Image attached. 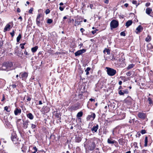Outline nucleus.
<instances>
[{
    "label": "nucleus",
    "instance_id": "f257e3e1",
    "mask_svg": "<svg viewBox=\"0 0 153 153\" xmlns=\"http://www.w3.org/2000/svg\"><path fill=\"white\" fill-rule=\"evenodd\" d=\"M107 73L108 75L110 76H113L116 73V71L114 69L108 67H106Z\"/></svg>",
    "mask_w": 153,
    "mask_h": 153
},
{
    "label": "nucleus",
    "instance_id": "f03ea898",
    "mask_svg": "<svg viewBox=\"0 0 153 153\" xmlns=\"http://www.w3.org/2000/svg\"><path fill=\"white\" fill-rule=\"evenodd\" d=\"M119 25L117 21L115 20H113L110 23V27L111 29L115 28L117 27Z\"/></svg>",
    "mask_w": 153,
    "mask_h": 153
},
{
    "label": "nucleus",
    "instance_id": "7ed1b4c3",
    "mask_svg": "<svg viewBox=\"0 0 153 153\" xmlns=\"http://www.w3.org/2000/svg\"><path fill=\"white\" fill-rule=\"evenodd\" d=\"M41 16L40 14H39L36 19V23L37 25L39 27L42 25V19H41Z\"/></svg>",
    "mask_w": 153,
    "mask_h": 153
},
{
    "label": "nucleus",
    "instance_id": "20e7f679",
    "mask_svg": "<svg viewBox=\"0 0 153 153\" xmlns=\"http://www.w3.org/2000/svg\"><path fill=\"white\" fill-rule=\"evenodd\" d=\"M85 51L86 50L85 49L79 50L75 53V56H79L82 53H85Z\"/></svg>",
    "mask_w": 153,
    "mask_h": 153
},
{
    "label": "nucleus",
    "instance_id": "39448f33",
    "mask_svg": "<svg viewBox=\"0 0 153 153\" xmlns=\"http://www.w3.org/2000/svg\"><path fill=\"white\" fill-rule=\"evenodd\" d=\"M95 113H91V115H89L87 117L86 120L87 121H88L90 120L91 119V118H92V120H94V119L95 117Z\"/></svg>",
    "mask_w": 153,
    "mask_h": 153
},
{
    "label": "nucleus",
    "instance_id": "423d86ee",
    "mask_svg": "<svg viewBox=\"0 0 153 153\" xmlns=\"http://www.w3.org/2000/svg\"><path fill=\"white\" fill-rule=\"evenodd\" d=\"M5 65L6 66L7 68L8 71L10 70V68L12 67L13 66V64L12 62H5Z\"/></svg>",
    "mask_w": 153,
    "mask_h": 153
},
{
    "label": "nucleus",
    "instance_id": "0eeeda50",
    "mask_svg": "<svg viewBox=\"0 0 153 153\" xmlns=\"http://www.w3.org/2000/svg\"><path fill=\"white\" fill-rule=\"evenodd\" d=\"M11 139L14 143H16V141H17V139L16 137V135L15 133H13L12 134Z\"/></svg>",
    "mask_w": 153,
    "mask_h": 153
},
{
    "label": "nucleus",
    "instance_id": "6e6552de",
    "mask_svg": "<svg viewBox=\"0 0 153 153\" xmlns=\"http://www.w3.org/2000/svg\"><path fill=\"white\" fill-rule=\"evenodd\" d=\"M143 30V27L141 26L140 25L136 28L135 32L137 34H138L141 32Z\"/></svg>",
    "mask_w": 153,
    "mask_h": 153
},
{
    "label": "nucleus",
    "instance_id": "1a4fd4ad",
    "mask_svg": "<svg viewBox=\"0 0 153 153\" xmlns=\"http://www.w3.org/2000/svg\"><path fill=\"white\" fill-rule=\"evenodd\" d=\"M28 76L26 72L20 73L19 77L20 78H26Z\"/></svg>",
    "mask_w": 153,
    "mask_h": 153
},
{
    "label": "nucleus",
    "instance_id": "9d476101",
    "mask_svg": "<svg viewBox=\"0 0 153 153\" xmlns=\"http://www.w3.org/2000/svg\"><path fill=\"white\" fill-rule=\"evenodd\" d=\"M108 143L109 144H114L115 146L117 144V142L114 140H112L110 138H108L107 140Z\"/></svg>",
    "mask_w": 153,
    "mask_h": 153
},
{
    "label": "nucleus",
    "instance_id": "9b49d317",
    "mask_svg": "<svg viewBox=\"0 0 153 153\" xmlns=\"http://www.w3.org/2000/svg\"><path fill=\"white\" fill-rule=\"evenodd\" d=\"M138 117L141 119H144L146 117L145 114L143 113H139L138 114Z\"/></svg>",
    "mask_w": 153,
    "mask_h": 153
},
{
    "label": "nucleus",
    "instance_id": "f8f14e48",
    "mask_svg": "<svg viewBox=\"0 0 153 153\" xmlns=\"http://www.w3.org/2000/svg\"><path fill=\"white\" fill-rule=\"evenodd\" d=\"M98 125L97 124L96 126H93V127L91 128V130L93 133L96 132L97 131L98 128Z\"/></svg>",
    "mask_w": 153,
    "mask_h": 153
},
{
    "label": "nucleus",
    "instance_id": "ddd939ff",
    "mask_svg": "<svg viewBox=\"0 0 153 153\" xmlns=\"http://www.w3.org/2000/svg\"><path fill=\"white\" fill-rule=\"evenodd\" d=\"M0 70L2 71H7L8 70L7 68L6 65H5V64L4 62L3 64L2 67L0 68Z\"/></svg>",
    "mask_w": 153,
    "mask_h": 153
},
{
    "label": "nucleus",
    "instance_id": "4468645a",
    "mask_svg": "<svg viewBox=\"0 0 153 153\" xmlns=\"http://www.w3.org/2000/svg\"><path fill=\"white\" fill-rule=\"evenodd\" d=\"M11 28V26L9 24H7L5 26L4 29V31L5 32L6 31H9L10 30Z\"/></svg>",
    "mask_w": 153,
    "mask_h": 153
},
{
    "label": "nucleus",
    "instance_id": "2eb2a0df",
    "mask_svg": "<svg viewBox=\"0 0 153 153\" xmlns=\"http://www.w3.org/2000/svg\"><path fill=\"white\" fill-rule=\"evenodd\" d=\"M21 112V110L18 108H16L14 111V114L16 115H17L18 114H20Z\"/></svg>",
    "mask_w": 153,
    "mask_h": 153
},
{
    "label": "nucleus",
    "instance_id": "dca6fc26",
    "mask_svg": "<svg viewBox=\"0 0 153 153\" xmlns=\"http://www.w3.org/2000/svg\"><path fill=\"white\" fill-rule=\"evenodd\" d=\"M152 11V9L150 8H147L146 10V12L148 15H150Z\"/></svg>",
    "mask_w": 153,
    "mask_h": 153
},
{
    "label": "nucleus",
    "instance_id": "f3484780",
    "mask_svg": "<svg viewBox=\"0 0 153 153\" xmlns=\"http://www.w3.org/2000/svg\"><path fill=\"white\" fill-rule=\"evenodd\" d=\"M132 23V21L131 20H128L126 24V26L127 27L130 26Z\"/></svg>",
    "mask_w": 153,
    "mask_h": 153
},
{
    "label": "nucleus",
    "instance_id": "a211bd4d",
    "mask_svg": "<svg viewBox=\"0 0 153 153\" xmlns=\"http://www.w3.org/2000/svg\"><path fill=\"white\" fill-rule=\"evenodd\" d=\"M28 121H26L24 122L23 126L24 128L26 129L28 127Z\"/></svg>",
    "mask_w": 153,
    "mask_h": 153
},
{
    "label": "nucleus",
    "instance_id": "6ab92c4d",
    "mask_svg": "<svg viewBox=\"0 0 153 153\" xmlns=\"http://www.w3.org/2000/svg\"><path fill=\"white\" fill-rule=\"evenodd\" d=\"M81 138L79 136H76L75 138V141L76 142L79 143L81 140Z\"/></svg>",
    "mask_w": 153,
    "mask_h": 153
},
{
    "label": "nucleus",
    "instance_id": "aec40b11",
    "mask_svg": "<svg viewBox=\"0 0 153 153\" xmlns=\"http://www.w3.org/2000/svg\"><path fill=\"white\" fill-rule=\"evenodd\" d=\"M95 148V144L94 143H91V146H90L88 149L90 150H93Z\"/></svg>",
    "mask_w": 153,
    "mask_h": 153
},
{
    "label": "nucleus",
    "instance_id": "412c9836",
    "mask_svg": "<svg viewBox=\"0 0 153 153\" xmlns=\"http://www.w3.org/2000/svg\"><path fill=\"white\" fill-rule=\"evenodd\" d=\"M27 117L30 120H32L33 118V114L31 113H29L27 115Z\"/></svg>",
    "mask_w": 153,
    "mask_h": 153
},
{
    "label": "nucleus",
    "instance_id": "4be33fe9",
    "mask_svg": "<svg viewBox=\"0 0 153 153\" xmlns=\"http://www.w3.org/2000/svg\"><path fill=\"white\" fill-rule=\"evenodd\" d=\"M38 47L37 46H36L35 47L32 48H31L32 51L33 53L36 52L38 49Z\"/></svg>",
    "mask_w": 153,
    "mask_h": 153
},
{
    "label": "nucleus",
    "instance_id": "5701e85b",
    "mask_svg": "<svg viewBox=\"0 0 153 153\" xmlns=\"http://www.w3.org/2000/svg\"><path fill=\"white\" fill-rule=\"evenodd\" d=\"M103 53H105L106 52L108 54H110V50L109 49L105 48L103 51Z\"/></svg>",
    "mask_w": 153,
    "mask_h": 153
},
{
    "label": "nucleus",
    "instance_id": "b1692460",
    "mask_svg": "<svg viewBox=\"0 0 153 153\" xmlns=\"http://www.w3.org/2000/svg\"><path fill=\"white\" fill-rule=\"evenodd\" d=\"M146 41L147 42H149L151 40V37L150 36L148 35L146 39Z\"/></svg>",
    "mask_w": 153,
    "mask_h": 153
},
{
    "label": "nucleus",
    "instance_id": "393cba45",
    "mask_svg": "<svg viewBox=\"0 0 153 153\" xmlns=\"http://www.w3.org/2000/svg\"><path fill=\"white\" fill-rule=\"evenodd\" d=\"M134 65L133 64L129 65L127 68V69L129 70L132 68L134 67Z\"/></svg>",
    "mask_w": 153,
    "mask_h": 153
},
{
    "label": "nucleus",
    "instance_id": "a878e982",
    "mask_svg": "<svg viewBox=\"0 0 153 153\" xmlns=\"http://www.w3.org/2000/svg\"><path fill=\"white\" fill-rule=\"evenodd\" d=\"M145 143L144 146L145 147L147 146L148 144V137L147 136L145 137Z\"/></svg>",
    "mask_w": 153,
    "mask_h": 153
},
{
    "label": "nucleus",
    "instance_id": "bb28decb",
    "mask_svg": "<svg viewBox=\"0 0 153 153\" xmlns=\"http://www.w3.org/2000/svg\"><path fill=\"white\" fill-rule=\"evenodd\" d=\"M83 113L82 112L80 111L78 113L77 116L78 117H81L82 116Z\"/></svg>",
    "mask_w": 153,
    "mask_h": 153
},
{
    "label": "nucleus",
    "instance_id": "cd10ccee",
    "mask_svg": "<svg viewBox=\"0 0 153 153\" xmlns=\"http://www.w3.org/2000/svg\"><path fill=\"white\" fill-rule=\"evenodd\" d=\"M21 35L19 34L18 37H17L16 41L17 42H19L21 38Z\"/></svg>",
    "mask_w": 153,
    "mask_h": 153
},
{
    "label": "nucleus",
    "instance_id": "c85d7f7f",
    "mask_svg": "<svg viewBox=\"0 0 153 153\" xmlns=\"http://www.w3.org/2000/svg\"><path fill=\"white\" fill-rule=\"evenodd\" d=\"M132 3L133 4H135L136 5V7H137L139 4V3H137V1H133L132 2Z\"/></svg>",
    "mask_w": 153,
    "mask_h": 153
},
{
    "label": "nucleus",
    "instance_id": "c756f323",
    "mask_svg": "<svg viewBox=\"0 0 153 153\" xmlns=\"http://www.w3.org/2000/svg\"><path fill=\"white\" fill-rule=\"evenodd\" d=\"M80 22L78 21H77L75 20V26H76L80 24Z\"/></svg>",
    "mask_w": 153,
    "mask_h": 153
},
{
    "label": "nucleus",
    "instance_id": "7c9ffc66",
    "mask_svg": "<svg viewBox=\"0 0 153 153\" xmlns=\"http://www.w3.org/2000/svg\"><path fill=\"white\" fill-rule=\"evenodd\" d=\"M53 22V21L51 19H48L47 20V23L48 24H51Z\"/></svg>",
    "mask_w": 153,
    "mask_h": 153
},
{
    "label": "nucleus",
    "instance_id": "2f4dec72",
    "mask_svg": "<svg viewBox=\"0 0 153 153\" xmlns=\"http://www.w3.org/2000/svg\"><path fill=\"white\" fill-rule=\"evenodd\" d=\"M118 93L120 95H122L124 94V93L123 91L122 92L121 90L119 91Z\"/></svg>",
    "mask_w": 153,
    "mask_h": 153
},
{
    "label": "nucleus",
    "instance_id": "473e14b6",
    "mask_svg": "<svg viewBox=\"0 0 153 153\" xmlns=\"http://www.w3.org/2000/svg\"><path fill=\"white\" fill-rule=\"evenodd\" d=\"M14 33L15 32L14 30H13V31L10 33V34L11 35L12 37H13L14 35Z\"/></svg>",
    "mask_w": 153,
    "mask_h": 153
},
{
    "label": "nucleus",
    "instance_id": "72a5a7b5",
    "mask_svg": "<svg viewBox=\"0 0 153 153\" xmlns=\"http://www.w3.org/2000/svg\"><path fill=\"white\" fill-rule=\"evenodd\" d=\"M4 110L6 111L7 112H9L10 111V110H8V107L7 106L4 107Z\"/></svg>",
    "mask_w": 153,
    "mask_h": 153
},
{
    "label": "nucleus",
    "instance_id": "f704fd0d",
    "mask_svg": "<svg viewBox=\"0 0 153 153\" xmlns=\"http://www.w3.org/2000/svg\"><path fill=\"white\" fill-rule=\"evenodd\" d=\"M148 100L149 102V103L150 104H152V101L151 100V99L150 98H148Z\"/></svg>",
    "mask_w": 153,
    "mask_h": 153
},
{
    "label": "nucleus",
    "instance_id": "c9c22d12",
    "mask_svg": "<svg viewBox=\"0 0 153 153\" xmlns=\"http://www.w3.org/2000/svg\"><path fill=\"white\" fill-rule=\"evenodd\" d=\"M120 35L121 36H126L125 33L124 32H122L120 33Z\"/></svg>",
    "mask_w": 153,
    "mask_h": 153
},
{
    "label": "nucleus",
    "instance_id": "e433bc0d",
    "mask_svg": "<svg viewBox=\"0 0 153 153\" xmlns=\"http://www.w3.org/2000/svg\"><path fill=\"white\" fill-rule=\"evenodd\" d=\"M97 31H98V30L97 29H96L95 30L92 31H91V33L93 34H94L97 32Z\"/></svg>",
    "mask_w": 153,
    "mask_h": 153
},
{
    "label": "nucleus",
    "instance_id": "4c0bfd02",
    "mask_svg": "<svg viewBox=\"0 0 153 153\" xmlns=\"http://www.w3.org/2000/svg\"><path fill=\"white\" fill-rule=\"evenodd\" d=\"M36 127V126L35 125H34L33 124H31V128L32 129L35 128Z\"/></svg>",
    "mask_w": 153,
    "mask_h": 153
},
{
    "label": "nucleus",
    "instance_id": "58836bf2",
    "mask_svg": "<svg viewBox=\"0 0 153 153\" xmlns=\"http://www.w3.org/2000/svg\"><path fill=\"white\" fill-rule=\"evenodd\" d=\"M131 72H128L126 73V75L128 76H130L131 75Z\"/></svg>",
    "mask_w": 153,
    "mask_h": 153
},
{
    "label": "nucleus",
    "instance_id": "ea45409f",
    "mask_svg": "<svg viewBox=\"0 0 153 153\" xmlns=\"http://www.w3.org/2000/svg\"><path fill=\"white\" fill-rule=\"evenodd\" d=\"M33 8H31L29 10V12L30 13H32V11H33Z\"/></svg>",
    "mask_w": 153,
    "mask_h": 153
},
{
    "label": "nucleus",
    "instance_id": "a19ab883",
    "mask_svg": "<svg viewBox=\"0 0 153 153\" xmlns=\"http://www.w3.org/2000/svg\"><path fill=\"white\" fill-rule=\"evenodd\" d=\"M50 12V11L49 9H47L45 11V13L46 14H47L49 13Z\"/></svg>",
    "mask_w": 153,
    "mask_h": 153
},
{
    "label": "nucleus",
    "instance_id": "79ce46f5",
    "mask_svg": "<svg viewBox=\"0 0 153 153\" xmlns=\"http://www.w3.org/2000/svg\"><path fill=\"white\" fill-rule=\"evenodd\" d=\"M141 133L142 134H145L146 133V131L144 130H142L141 131Z\"/></svg>",
    "mask_w": 153,
    "mask_h": 153
},
{
    "label": "nucleus",
    "instance_id": "37998d69",
    "mask_svg": "<svg viewBox=\"0 0 153 153\" xmlns=\"http://www.w3.org/2000/svg\"><path fill=\"white\" fill-rule=\"evenodd\" d=\"M142 152L143 153H147V152H148V151L147 150L144 149L142 150Z\"/></svg>",
    "mask_w": 153,
    "mask_h": 153
},
{
    "label": "nucleus",
    "instance_id": "c03bdc74",
    "mask_svg": "<svg viewBox=\"0 0 153 153\" xmlns=\"http://www.w3.org/2000/svg\"><path fill=\"white\" fill-rule=\"evenodd\" d=\"M124 94H127L128 93V91L127 90H125L123 91Z\"/></svg>",
    "mask_w": 153,
    "mask_h": 153
},
{
    "label": "nucleus",
    "instance_id": "a18cd8bd",
    "mask_svg": "<svg viewBox=\"0 0 153 153\" xmlns=\"http://www.w3.org/2000/svg\"><path fill=\"white\" fill-rule=\"evenodd\" d=\"M91 70V68L90 67H88L85 70V71H89Z\"/></svg>",
    "mask_w": 153,
    "mask_h": 153
},
{
    "label": "nucleus",
    "instance_id": "49530a36",
    "mask_svg": "<svg viewBox=\"0 0 153 153\" xmlns=\"http://www.w3.org/2000/svg\"><path fill=\"white\" fill-rule=\"evenodd\" d=\"M150 5V3H147L146 4L145 6L146 7L149 6Z\"/></svg>",
    "mask_w": 153,
    "mask_h": 153
},
{
    "label": "nucleus",
    "instance_id": "de8ad7c7",
    "mask_svg": "<svg viewBox=\"0 0 153 153\" xmlns=\"http://www.w3.org/2000/svg\"><path fill=\"white\" fill-rule=\"evenodd\" d=\"M16 86V85L15 84H13L12 85V87L13 88H15Z\"/></svg>",
    "mask_w": 153,
    "mask_h": 153
},
{
    "label": "nucleus",
    "instance_id": "09e8293b",
    "mask_svg": "<svg viewBox=\"0 0 153 153\" xmlns=\"http://www.w3.org/2000/svg\"><path fill=\"white\" fill-rule=\"evenodd\" d=\"M59 9L61 11H63L64 10V8L60 6L59 7Z\"/></svg>",
    "mask_w": 153,
    "mask_h": 153
},
{
    "label": "nucleus",
    "instance_id": "8fccbe9b",
    "mask_svg": "<svg viewBox=\"0 0 153 153\" xmlns=\"http://www.w3.org/2000/svg\"><path fill=\"white\" fill-rule=\"evenodd\" d=\"M80 30L81 31V32H82V33H83V31L84 30L83 29V28H81L80 29Z\"/></svg>",
    "mask_w": 153,
    "mask_h": 153
},
{
    "label": "nucleus",
    "instance_id": "3c124183",
    "mask_svg": "<svg viewBox=\"0 0 153 153\" xmlns=\"http://www.w3.org/2000/svg\"><path fill=\"white\" fill-rule=\"evenodd\" d=\"M31 100V98H30V97H27V100L28 101H30Z\"/></svg>",
    "mask_w": 153,
    "mask_h": 153
},
{
    "label": "nucleus",
    "instance_id": "603ef678",
    "mask_svg": "<svg viewBox=\"0 0 153 153\" xmlns=\"http://www.w3.org/2000/svg\"><path fill=\"white\" fill-rule=\"evenodd\" d=\"M124 6H125L126 7H127L128 6V4L127 3H126L124 4Z\"/></svg>",
    "mask_w": 153,
    "mask_h": 153
},
{
    "label": "nucleus",
    "instance_id": "864d4df0",
    "mask_svg": "<svg viewBox=\"0 0 153 153\" xmlns=\"http://www.w3.org/2000/svg\"><path fill=\"white\" fill-rule=\"evenodd\" d=\"M17 11L18 13L20 12V9L19 8H17Z\"/></svg>",
    "mask_w": 153,
    "mask_h": 153
},
{
    "label": "nucleus",
    "instance_id": "5fc2aeb1",
    "mask_svg": "<svg viewBox=\"0 0 153 153\" xmlns=\"http://www.w3.org/2000/svg\"><path fill=\"white\" fill-rule=\"evenodd\" d=\"M93 5L92 4H90V8L91 9H92V7H93Z\"/></svg>",
    "mask_w": 153,
    "mask_h": 153
},
{
    "label": "nucleus",
    "instance_id": "6e6d98bb",
    "mask_svg": "<svg viewBox=\"0 0 153 153\" xmlns=\"http://www.w3.org/2000/svg\"><path fill=\"white\" fill-rule=\"evenodd\" d=\"M5 99V97H4V96H3V97L2 99L1 100V101H3Z\"/></svg>",
    "mask_w": 153,
    "mask_h": 153
},
{
    "label": "nucleus",
    "instance_id": "4d7b16f0",
    "mask_svg": "<svg viewBox=\"0 0 153 153\" xmlns=\"http://www.w3.org/2000/svg\"><path fill=\"white\" fill-rule=\"evenodd\" d=\"M109 2V1L108 0H106L105 1V3L106 4H108Z\"/></svg>",
    "mask_w": 153,
    "mask_h": 153
},
{
    "label": "nucleus",
    "instance_id": "13d9d810",
    "mask_svg": "<svg viewBox=\"0 0 153 153\" xmlns=\"http://www.w3.org/2000/svg\"><path fill=\"white\" fill-rule=\"evenodd\" d=\"M24 53L26 55H27L28 54L27 52L26 51H25Z\"/></svg>",
    "mask_w": 153,
    "mask_h": 153
},
{
    "label": "nucleus",
    "instance_id": "bf43d9fd",
    "mask_svg": "<svg viewBox=\"0 0 153 153\" xmlns=\"http://www.w3.org/2000/svg\"><path fill=\"white\" fill-rule=\"evenodd\" d=\"M90 100L91 101H94L95 100L94 99L91 98L90 99Z\"/></svg>",
    "mask_w": 153,
    "mask_h": 153
},
{
    "label": "nucleus",
    "instance_id": "052dcab7",
    "mask_svg": "<svg viewBox=\"0 0 153 153\" xmlns=\"http://www.w3.org/2000/svg\"><path fill=\"white\" fill-rule=\"evenodd\" d=\"M122 84V82L121 81H120L119 82V85H121Z\"/></svg>",
    "mask_w": 153,
    "mask_h": 153
},
{
    "label": "nucleus",
    "instance_id": "680f3d73",
    "mask_svg": "<svg viewBox=\"0 0 153 153\" xmlns=\"http://www.w3.org/2000/svg\"><path fill=\"white\" fill-rule=\"evenodd\" d=\"M86 72V75H88L89 74V71H85Z\"/></svg>",
    "mask_w": 153,
    "mask_h": 153
},
{
    "label": "nucleus",
    "instance_id": "e2e57ef3",
    "mask_svg": "<svg viewBox=\"0 0 153 153\" xmlns=\"http://www.w3.org/2000/svg\"><path fill=\"white\" fill-rule=\"evenodd\" d=\"M33 148L34 149V150H35V151H37V149L36 148V147H34Z\"/></svg>",
    "mask_w": 153,
    "mask_h": 153
},
{
    "label": "nucleus",
    "instance_id": "0e129e2a",
    "mask_svg": "<svg viewBox=\"0 0 153 153\" xmlns=\"http://www.w3.org/2000/svg\"><path fill=\"white\" fill-rule=\"evenodd\" d=\"M19 19H20V20H21V21H22V17L21 16H20L19 18Z\"/></svg>",
    "mask_w": 153,
    "mask_h": 153
},
{
    "label": "nucleus",
    "instance_id": "69168bd1",
    "mask_svg": "<svg viewBox=\"0 0 153 153\" xmlns=\"http://www.w3.org/2000/svg\"><path fill=\"white\" fill-rule=\"evenodd\" d=\"M39 105H41V104H42V101H39Z\"/></svg>",
    "mask_w": 153,
    "mask_h": 153
},
{
    "label": "nucleus",
    "instance_id": "338daca9",
    "mask_svg": "<svg viewBox=\"0 0 153 153\" xmlns=\"http://www.w3.org/2000/svg\"><path fill=\"white\" fill-rule=\"evenodd\" d=\"M21 48L22 49H24V45H22V46H21Z\"/></svg>",
    "mask_w": 153,
    "mask_h": 153
},
{
    "label": "nucleus",
    "instance_id": "774afa93",
    "mask_svg": "<svg viewBox=\"0 0 153 153\" xmlns=\"http://www.w3.org/2000/svg\"><path fill=\"white\" fill-rule=\"evenodd\" d=\"M25 44V43H21L20 44V45H24Z\"/></svg>",
    "mask_w": 153,
    "mask_h": 153
}]
</instances>
